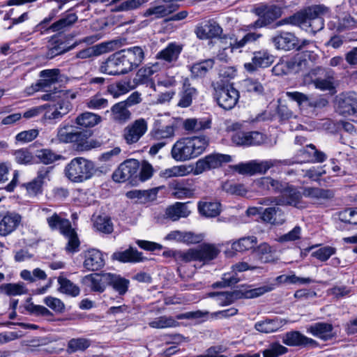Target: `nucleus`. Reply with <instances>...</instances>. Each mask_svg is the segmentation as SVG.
<instances>
[{"mask_svg":"<svg viewBox=\"0 0 357 357\" xmlns=\"http://www.w3.org/2000/svg\"><path fill=\"white\" fill-rule=\"evenodd\" d=\"M328 12V8L322 5L310 6L303 12L297 13L277 23L278 26L284 24L296 25L307 31L316 33L324 26L322 15Z\"/></svg>","mask_w":357,"mask_h":357,"instance_id":"1","label":"nucleus"},{"mask_svg":"<svg viewBox=\"0 0 357 357\" xmlns=\"http://www.w3.org/2000/svg\"><path fill=\"white\" fill-rule=\"evenodd\" d=\"M208 146V139L204 135L185 137L172 146V158L177 162L188 161L200 155Z\"/></svg>","mask_w":357,"mask_h":357,"instance_id":"2","label":"nucleus"},{"mask_svg":"<svg viewBox=\"0 0 357 357\" xmlns=\"http://www.w3.org/2000/svg\"><path fill=\"white\" fill-rule=\"evenodd\" d=\"M275 289L273 284L261 286L257 288L248 289L242 286L241 289L232 291L211 293L209 296L215 297L217 303L220 306L229 305L241 298H254L262 296L265 293Z\"/></svg>","mask_w":357,"mask_h":357,"instance_id":"3","label":"nucleus"},{"mask_svg":"<svg viewBox=\"0 0 357 357\" xmlns=\"http://www.w3.org/2000/svg\"><path fill=\"white\" fill-rule=\"evenodd\" d=\"M56 140L60 143H74L78 151H89L99 147L100 143L96 140H88L86 132L75 130L72 126L61 125L57 129Z\"/></svg>","mask_w":357,"mask_h":357,"instance_id":"4","label":"nucleus"},{"mask_svg":"<svg viewBox=\"0 0 357 357\" xmlns=\"http://www.w3.org/2000/svg\"><path fill=\"white\" fill-rule=\"evenodd\" d=\"M293 163L294 161H291L290 160H253L248 162H241L238 165H234L233 169L241 174H264L267 172L268 169L273 167H278L280 165H293Z\"/></svg>","mask_w":357,"mask_h":357,"instance_id":"5","label":"nucleus"},{"mask_svg":"<svg viewBox=\"0 0 357 357\" xmlns=\"http://www.w3.org/2000/svg\"><path fill=\"white\" fill-rule=\"evenodd\" d=\"M94 169L93 163L82 157L73 158L66 167V177L73 182L81 183L90 178Z\"/></svg>","mask_w":357,"mask_h":357,"instance_id":"6","label":"nucleus"},{"mask_svg":"<svg viewBox=\"0 0 357 357\" xmlns=\"http://www.w3.org/2000/svg\"><path fill=\"white\" fill-rule=\"evenodd\" d=\"M219 252V249L215 245L204 243L197 249L176 252L174 256L176 260L183 262L199 261L206 263L215 259Z\"/></svg>","mask_w":357,"mask_h":357,"instance_id":"7","label":"nucleus"},{"mask_svg":"<svg viewBox=\"0 0 357 357\" xmlns=\"http://www.w3.org/2000/svg\"><path fill=\"white\" fill-rule=\"evenodd\" d=\"M213 86L214 98L220 107L229 110L236 105L239 92L232 85L217 82Z\"/></svg>","mask_w":357,"mask_h":357,"instance_id":"8","label":"nucleus"},{"mask_svg":"<svg viewBox=\"0 0 357 357\" xmlns=\"http://www.w3.org/2000/svg\"><path fill=\"white\" fill-rule=\"evenodd\" d=\"M305 84L312 83L316 89L321 91L333 89V77L331 73L321 67L312 70L304 78Z\"/></svg>","mask_w":357,"mask_h":357,"instance_id":"9","label":"nucleus"},{"mask_svg":"<svg viewBox=\"0 0 357 357\" xmlns=\"http://www.w3.org/2000/svg\"><path fill=\"white\" fill-rule=\"evenodd\" d=\"M231 156L227 154L212 153L201 159L196 163L192 172L195 175H199L204 172L220 167L222 164L231 161Z\"/></svg>","mask_w":357,"mask_h":357,"instance_id":"10","label":"nucleus"},{"mask_svg":"<svg viewBox=\"0 0 357 357\" xmlns=\"http://www.w3.org/2000/svg\"><path fill=\"white\" fill-rule=\"evenodd\" d=\"M120 51L110 55L100 66V71L109 75H121L128 73Z\"/></svg>","mask_w":357,"mask_h":357,"instance_id":"11","label":"nucleus"},{"mask_svg":"<svg viewBox=\"0 0 357 357\" xmlns=\"http://www.w3.org/2000/svg\"><path fill=\"white\" fill-rule=\"evenodd\" d=\"M146 46H132L120 50L128 72L137 68L145 59Z\"/></svg>","mask_w":357,"mask_h":357,"instance_id":"12","label":"nucleus"},{"mask_svg":"<svg viewBox=\"0 0 357 357\" xmlns=\"http://www.w3.org/2000/svg\"><path fill=\"white\" fill-rule=\"evenodd\" d=\"M286 96L290 100L296 102L301 109L305 107L322 108L328 104V101L325 98H315L299 91H287Z\"/></svg>","mask_w":357,"mask_h":357,"instance_id":"13","label":"nucleus"},{"mask_svg":"<svg viewBox=\"0 0 357 357\" xmlns=\"http://www.w3.org/2000/svg\"><path fill=\"white\" fill-rule=\"evenodd\" d=\"M148 123L140 118L127 126L123 132V137L128 144L137 143L140 138L146 132Z\"/></svg>","mask_w":357,"mask_h":357,"instance_id":"14","label":"nucleus"},{"mask_svg":"<svg viewBox=\"0 0 357 357\" xmlns=\"http://www.w3.org/2000/svg\"><path fill=\"white\" fill-rule=\"evenodd\" d=\"M139 164L137 160H128L121 163L113 173L112 178L116 182H124L137 176Z\"/></svg>","mask_w":357,"mask_h":357,"instance_id":"15","label":"nucleus"},{"mask_svg":"<svg viewBox=\"0 0 357 357\" xmlns=\"http://www.w3.org/2000/svg\"><path fill=\"white\" fill-rule=\"evenodd\" d=\"M222 32V28L213 20L202 22L195 29V33L200 40L218 38L221 35Z\"/></svg>","mask_w":357,"mask_h":357,"instance_id":"16","label":"nucleus"},{"mask_svg":"<svg viewBox=\"0 0 357 357\" xmlns=\"http://www.w3.org/2000/svg\"><path fill=\"white\" fill-rule=\"evenodd\" d=\"M231 140L238 146H256L261 144L265 137L262 133L257 131H237L231 135Z\"/></svg>","mask_w":357,"mask_h":357,"instance_id":"17","label":"nucleus"},{"mask_svg":"<svg viewBox=\"0 0 357 357\" xmlns=\"http://www.w3.org/2000/svg\"><path fill=\"white\" fill-rule=\"evenodd\" d=\"M274 61V56L266 50H261L253 53L252 61L244 64L245 69L253 73L258 68H267Z\"/></svg>","mask_w":357,"mask_h":357,"instance_id":"18","label":"nucleus"},{"mask_svg":"<svg viewBox=\"0 0 357 357\" xmlns=\"http://www.w3.org/2000/svg\"><path fill=\"white\" fill-rule=\"evenodd\" d=\"M172 195L176 199L190 198L195 193V187L189 180H174L169 184Z\"/></svg>","mask_w":357,"mask_h":357,"instance_id":"19","label":"nucleus"},{"mask_svg":"<svg viewBox=\"0 0 357 357\" xmlns=\"http://www.w3.org/2000/svg\"><path fill=\"white\" fill-rule=\"evenodd\" d=\"M232 268V271L222 275L221 281L215 282L213 284V288H223L235 284L239 281L236 272H242L255 268V267L249 266L246 262H239L234 265Z\"/></svg>","mask_w":357,"mask_h":357,"instance_id":"20","label":"nucleus"},{"mask_svg":"<svg viewBox=\"0 0 357 357\" xmlns=\"http://www.w3.org/2000/svg\"><path fill=\"white\" fill-rule=\"evenodd\" d=\"M45 106L44 119L46 120H59L67 114L72 109L68 101H59L54 104H46Z\"/></svg>","mask_w":357,"mask_h":357,"instance_id":"21","label":"nucleus"},{"mask_svg":"<svg viewBox=\"0 0 357 357\" xmlns=\"http://www.w3.org/2000/svg\"><path fill=\"white\" fill-rule=\"evenodd\" d=\"M84 267L89 271L101 269L105 264L103 253L97 249H89L84 253Z\"/></svg>","mask_w":357,"mask_h":357,"instance_id":"22","label":"nucleus"},{"mask_svg":"<svg viewBox=\"0 0 357 357\" xmlns=\"http://www.w3.org/2000/svg\"><path fill=\"white\" fill-rule=\"evenodd\" d=\"M259 15V19L251 25L252 28H259L271 24L277 19L280 13L279 8L275 6H261L257 9Z\"/></svg>","mask_w":357,"mask_h":357,"instance_id":"23","label":"nucleus"},{"mask_svg":"<svg viewBox=\"0 0 357 357\" xmlns=\"http://www.w3.org/2000/svg\"><path fill=\"white\" fill-rule=\"evenodd\" d=\"M22 219V215L15 211L7 212L0 221V236H6L16 230Z\"/></svg>","mask_w":357,"mask_h":357,"instance_id":"24","label":"nucleus"},{"mask_svg":"<svg viewBox=\"0 0 357 357\" xmlns=\"http://www.w3.org/2000/svg\"><path fill=\"white\" fill-rule=\"evenodd\" d=\"M307 331L324 341L331 340L337 336L333 326L327 322L314 323L307 328Z\"/></svg>","mask_w":357,"mask_h":357,"instance_id":"25","label":"nucleus"},{"mask_svg":"<svg viewBox=\"0 0 357 357\" xmlns=\"http://www.w3.org/2000/svg\"><path fill=\"white\" fill-rule=\"evenodd\" d=\"M282 342L290 347H317V342L307 337L298 331H291L285 333L282 337Z\"/></svg>","mask_w":357,"mask_h":357,"instance_id":"26","label":"nucleus"},{"mask_svg":"<svg viewBox=\"0 0 357 357\" xmlns=\"http://www.w3.org/2000/svg\"><path fill=\"white\" fill-rule=\"evenodd\" d=\"M261 36L260 34L256 33H248L245 34L243 38L239 40H236L234 43L231 42V39H230L229 46L222 47V52H220L218 54V58L220 61H227L229 56L227 55V52L229 51L231 53L235 49H238L244 47L247 43H252L257 40Z\"/></svg>","mask_w":357,"mask_h":357,"instance_id":"27","label":"nucleus"},{"mask_svg":"<svg viewBox=\"0 0 357 357\" xmlns=\"http://www.w3.org/2000/svg\"><path fill=\"white\" fill-rule=\"evenodd\" d=\"M275 47L278 50H290L298 45V38L290 32H280L272 38Z\"/></svg>","mask_w":357,"mask_h":357,"instance_id":"28","label":"nucleus"},{"mask_svg":"<svg viewBox=\"0 0 357 357\" xmlns=\"http://www.w3.org/2000/svg\"><path fill=\"white\" fill-rule=\"evenodd\" d=\"M303 195L312 199L317 203H323L333 198L334 192L329 189L315 187H306L303 188Z\"/></svg>","mask_w":357,"mask_h":357,"instance_id":"29","label":"nucleus"},{"mask_svg":"<svg viewBox=\"0 0 357 357\" xmlns=\"http://www.w3.org/2000/svg\"><path fill=\"white\" fill-rule=\"evenodd\" d=\"M162 67V63L159 61L149 63L141 68L137 72L133 79L135 85L143 84L148 82L149 79L155 73L158 72Z\"/></svg>","mask_w":357,"mask_h":357,"instance_id":"30","label":"nucleus"},{"mask_svg":"<svg viewBox=\"0 0 357 357\" xmlns=\"http://www.w3.org/2000/svg\"><path fill=\"white\" fill-rule=\"evenodd\" d=\"M108 273L98 274H90L85 276L83 282L89 285L93 291L103 292L108 284Z\"/></svg>","mask_w":357,"mask_h":357,"instance_id":"31","label":"nucleus"},{"mask_svg":"<svg viewBox=\"0 0 357 357\" xmlns=\"http://www.w3.org/2000/svg\"><path fill=\"white\" fill-rule=\"evenodd\" d=\"M112 258L123 263H138L145 259L142 252L132 248H129L124 251L114 252Z\"/></svg>","mask_w":357,"mask_h":357,"instance_id":"32","label":"nucleus"},{"mask_svg":"<svg viewBox=\"0 0 357 357\" xmlns=\"http://www.w3.org/2000/svg\"><path fill=\"white\" fill-rule=\"evenodd\" d=\"M338 111L343 115H351L357 112V96L349 93L338 101Z\"/></svg>","mask_w":357,"mask_h":357,"instance_id":"33","label":"nucleus"},{"mask_svg":"<svg viewBox=\"0 0 357 357\" xmlns=\"http://www.w3.org/2000/svg\"><path fill=\"white\" fill-rule=\"evenodd\" d=\"M60 70L56 68L43 70L40 73L38 86L41 90L47 91V89L59 82Z\"/></svg>","mask_w":357,"mask_h":357,"instance_id":"34","label":"nucleus"},{"mask_svg":"<svg viewBox=\"0 0 357 357\" xmlns=\"http://www.w3.org/2000/svg\"><path fill=\"white\" fill-rule=\"evenodd\" d=\"M181 51L182 47L181 45L175 43H171L156 54V58L170 63L177 61Z\"/></svg>","mask_w":357,"mask_h":357,"instance_id":"35","label":"nucleus"},{"mask_svg":"<svg viewBox=\"0 0 357 357\" xmlns=\"http://www.w3.org/2000/svg\"><path fill=\"white\" fill-rule=\"evenodd\" d=\"M196 95V89L191 86L188 78L184 79L182 89L179 93L180 100L178 102V106L181 107H189L192 102L193 98L195 97Z\"/></svg>","mask_w":357,"mask_h":357,"instance_id":"36","label":"nucleus"},{"mask_svg":"<svg viewBox=\"0 0 357 357\" xmlns=\"http://www.w3.org/2000/svg\"><path fill=\"white\" fill-rule=\"evenodd\" d=\"M126 102H119L114 105L110 109L112 119L121 124L127 122L131 117V112L128 110Z\"/></svg>","mask_w":357,"mask_h":357,"instance_id":"37","label":"nucleus"},{"mask_svg":"<svg viewBox=\"0 0 357 357\" xmlns=\"http://www.w3.org/2000/svg\"><path fill=\"white\" fill-rule=\"evenodd\" d=\"M176 126L168 125L160 128L151 130L150 135L152 139L158 141H162L169 144L175 136Z\"/></svg>","mask_w":357,"mask_h":357,"instance_id":"38","label":"nucleus"},{"mask_svg":"<svg viewBox=\"0 0 357 357\" xmlns=\"http://www.w3.org/2000/svg\"><path fill=\"white\" fill-rule=\"evenodd\" d=\"M199 213L206 218H214L221 212V204L218 202L201 201L198 203Z\"/></svg>","mask_w":357,"mask_h":357,"instance_id":"39","label":"nucleus"},{"mask_svg":"<svg viewBox=\"0 0 357 357\" xmlns=\"http://www.w3.org/2000/svg\"><path fill=\"white\" fill-rule=\"evenodd\" d=\"M285 322L279 318L274 319H266L264 321H258L255 324V328L257 331L264 333H271L278 331L280 329Z\"/></svg>","mask_w":357,"mask_h":357,"instance_id":"40","label":"nucleus"},{"mask_svg":"<svg viewBox=\"0 0 357 357\" xmlns=\"http://www.w3.org/2000/svg\"><path fill=\"white\" fill-rule=\"evenodd\" d=\"M192 170L193 168L191 166L185 165H175L162 170L160 172V176L165 179L172 177H181L190 174L192 172Z\"/></svg>","mask_w":357,"mask_h":357,"instance_id":"41","label":"nucleus"},{"mask_svg":"<svg viewBox=\"0 0 357 357\" xmlns=\"http://www.w3.org/2000/svg\"><path fill=\"white\" fill-rule=\"evenodd\" d=\"M190 213L186 204L176 202L174 205L169 206L166 209L165 214L167 217L173 221L178 220L181 218H186Z\"/></svg>","mask_w":357,"mask_h":357,"instance_id":"42","label":"nucleus"},{"mask_svg":"<svg viewBox=\"0 0 357 357\" xmlns=\"http://www.w3.org/2000/svg\"><path fill=\"white\" fill-rule=\"evenodd\" d=\"M301 195L295 188H287L285 189L278 200L274 202L280 205H291L298 207Z\"/></svg>","mask_w":357,"mask_h":357,"instance_id":"43","label":"nucleus"},{"mask_svg":"<svg viewBox=\"0 0 357 357\" xmlns=\"http://www.w3.org/2000/svg\"><path fill=\"white\" fill-rule=\"evenodd\" d=\"M102 121L100 115L86 112L78 115L75 119V123L82 128H93L99 124Z\"/></svg>","mask_w":357,"mask_h":357,"instance_id":"44","label":"nucleus"},{"mask_svg":"<svg viewBox=\"0 0 357 357\" xmlns=\"http://www.w3.org/2000/svg\"><path fill=\"white\" fill-rule=\"evenodd\" d=\"M148 325L152 328L165 329L176 328L179 326V323L172 317L160 316L155 319H149Z\"/></svg>","mask_w":357,"mask_h":357,"instance_id":"45","label":"nucleus"},{"mask_svg":"<svg viewBox=\"0 0 357 357\" xmlns=\"http://www.w3.org/2000/svg\"><path fill=\"white\" fill-rule=\"evenodd\" d=\"M178 9L176 5H159L148 8L144 13V17L153 15L155 19L165 17Z\"/></svg>","mask_w":357,"mask_h":357,"instance_id":"46","label":"nucleus"},{"mask_svg":"<svg viewBox=\"0 0 357 357\" xmlns=\"http://www.w3.org/2000/svg\"><path fill=\"white\" fill-rule=\"evenodd\" d=\"M108 284L118 292L119 295L125 294L128 289L130 282L128 280L122 278L119 275L108 273Z\"/></svg>","mask_w":357,"mask_h":357,"instance_id":"47","label":"nucleus"},{"mask_svg":"<svg viewBox=\"0 0 357 357\" xmlns=\"http://www.w3.org/2000/svg\"><path fill=\"white\" fill-rule=\"evenodd\" d=\"M262 219L272 225H282L284 222V215L279 208L270 207L263 212Z\"/></svg>","mask_w":357,"mask_h":357,"instance_id":"48","label":"nucleus"},{"mask_svg":"<svg viewBox=\"0 0 357 357\" xmlns=\"http://www.w3.org/2000/svg\"><path fill=\"white\" fill-rule=\"evenodd\" d=\"M211 121L206 119H187L183 122V128L187 131L198 132L210 128Z\"/></svg>","mask_w":357,"mask_h":357,"instance_id":"49","label":"nucleus"},{"mask_svg":"<svg viewBox=\"0 0 357 357\" xmlns=\"http://www.w3.org/2000/svg\"><path fill=\"white\" fill-rule=\"evenodd\" d=\"M47 222L52 230L59 229L61 234L71 226V223L68 219L61 218L56 213H54L47 218Z\"/></svg>","mask_w":357,"mask_h":357,"instance_id":"50","label":"nucleus"},{"mask_svg":"<svg viewBox=\"0 0 357 357\" xmlns=\"http://www.w3.org/2000/svg\"><path fill=\"white\" fill-rule=\"evenodd\" d=\"M58 283L59 285L58 290L62 294L76 297L80 293L79 287L66 278L59 276L58 278Z\"/></svg>","mask_w":357,"mask_h":357,"instance_id":"51","label":"nucleus"},{"mask_svg":"<svg viewBox=\"0 0 357 357\" xmlns=\"http://www.w3.org/2000/svg\"><path fill=\"white\" fill-rule=\"evenodd\" d=\"M91 340L87 338H72L68 342L66 351L68 354L82 352L87 349L91 346Z\"/></svg>","mask_w":357,"mask_h":357,"instance_id":"52","label":"nucleus"},{"mask_svg":"<svg viewBox=\"0 0 357 357\" xmlns=\"http://www.w3.org/2000/svg\"><path fill=\"white\" fill-rule=\"evenodd\" d=\"M257 243V237L254 236H248L234 241L231 243V248L237 252H244L252 249Z\"/></svg>","mask_w":357,"mask_h":357,"instance_id":"53","label":"nucleus"},{"mask_svg":"<svg viewBox=\"0 0 357 357\" xmlns=\"http://www.w3.org/2000/svg\"><path fill=\"white\" fill-rule=\"evenodd\" d=\"M254 185L260 190H274L281 191L283 190L282 184L277 180L269 176L261 177L254 181Z\"/></svg>","mask_w":357,"mask_h":357,"instance_id":"54","label":"nucleus"},{"mask_svg":"<svg viewBox=\"0 0 357 357\" xmlns=\"http://www.w3.org/2000/svg\"><path fill=\"white\" fill-rule=\"evenodd\" d=\"M66 238H68V243L66 250L68 252H77L79 250V241L77 234L72 226L61 233Z\"/></svg>","mask_w":357,"mask_h":357,"instance_id":"55","label":"nucleus"},{"mask_svg":"<svg viewBox=\"0 0 357 357\" xmlns=\"http://www.w3.org/2000/svg\"><path fill=\"white\" fill-rule=\"evenodd\" d=\"M255 252L260 260L264 263L275 261L274 257L273 256L275 250L266 243H263L259 245L255 250Z\"/></svg>","mask_w":357,"mask_h":357,"instance_id":"56","label":"nucleus"},{"mask_svg":"<svg viewBox=\"0 0 357 357\" xmlns=\"http://www.w3.org/2000/svg\"><path fill=\"white\" fill-rule=\"evenodd\" d=\"M93 227L104 234H111L113 231V224L111 219L106 215L96 217L93 221Z\"/></svg>","mask_w":357,"mask_h":357,"instance_id":"57","label":"nucleus"},{"mask_svg":"<svg viewBox=\"0 0 357 357\" xmlns=\"http://www.w3.org/2000/svg\"><path fill=\"white\" fill-rule=\"evenodd\" d=\"M241 86L243 91L256 95H261L264 91L263 85L258 80L252 78L243 79L241 82Z\"/></svg>","mask_w":357,"mask_h":357,"instance_id":"58","label":"nucleus"},{"mask_svg":"<svg viewBox=\"0 0 357 357\" xmlns=\"http://www.w3.org/2000/svg\"><path fill=\"white\" fill-rule=\"evenodd\" d=\"M0 289L6 295L15 296L22 295L26 293L27 290L22 283L17 284H3L0 287Z\"/></svg>","mask_w":357,"mask_h":357,"instance_id":"59","label":"nucleus"},{"mask_svg":"<svg viewBox=\"0 0 357 357\" xmlns=\"http://www.w3.org/2000/svg\"><path fill=\"white\" fill-rule=\"evenodd\" d=\"M213 63L211 59L195 63L191 67V73L194 77H204L213 68Z\"/></svg>","mask_w":357,"mask_h":357,"instance_id":"60","label":"nucleus"},{"mask_svg":"<svg viewBox=\"0 0 357 357\" xmlns=\"http://www.w3.org/2000/svg\"><path fill=\"white\" fill-rule=\"evenodd\" d=\"M77 20V15L75 13H70L53 23L50 28L53 31H59L64 28L72 26Z\"/></svg>","mask_w":357,"mask_h":357,"instance_id":"61","label":"nucleus"},{"mask_svg":"<svg viewBox=\"0 0 357 357\" xmlns=\"http://www.w3.org/2000/svg\"><path fill=\"white\" fill-rule=\"evenodd\" d=\"M337 249L335 247L326 245L313 251L311 256L320 261H327L331 256L336 253Z\"/></svg>","mask_w":357,"mask_h":357,"instance_id":"62","label":"nucleus"},{"mask_svg":"<svg viewBox=\"0 0 357 357\" xmlns=\"http://www.w3.org/2000/svg\"><path fill=\"white\" fill-rule=\"evenodd\" d=\"M109 105L108 100L102 97L100 94L91 96L86 100V105L91 109H102L107 107Z\"/></svg>","mask_w":357,"mask_h":357,"instance_id":"63","label":"nucleus"},{"mask_svg":"<svg viewBox=\"0 0 357 357\" xmlns=\"http://www.w3.org/2000/svg\"><path fill=\"white\" fill-rule=\"evenodd\" d=\"M287 352V348L278 342L271 344L269 347L263 351L264 357H278Z\"/></svg>","mask_w":357,"mask_h":357,"instance_id":"64","label":"nucleus"}]
</instances>
